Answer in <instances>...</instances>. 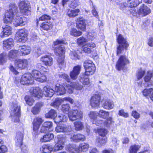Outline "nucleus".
Listing matches in <instances>:
<instances>
[{
    "label": "nucleus",
    "instance_id": "nucleus-1",
    "mask_svg": "<svg viewBox=\"0 0 153 153\" xmlns=\"http://www.w3.org/2000/svg\"><path fill=\"white\" fill-rule=\"evenodd\" d=\"M18 12L17 6L15 4L11 3L10 4L9 9L6 11L5 17L4 19V23H13L16 27L20 26L19 16H17Z\"/></svg>",
    "mask_w": 153,
    "mask_h": 153
},
{
    "label": "nucleus",
    "instance_id": "nucleus-2",
    "mask_svg": "<svg viewBox=\"0 0 153 153\" xmlns=\"http://www.w3.org/2000/svg\"><path fill=\"white\" fill-rule=\"evenodd\" d=\"M117 40L119 45L117 47V55H119L122 53L124 48L127 49L129 44L126 39L121 34L118 35Z\"/></svg>",
    "mask_w": 153,
    "mask_h": 153
},
{
    "label": "nucleus",
    "instance_id": "nucleus-3",
    "mask_svg": "<svg viewBox=\"0 0 153 153\" xmlns=\"http://www.w3.org/2000/svg\"><path fill=\"white\" fill-rule=\"evenodd\" d=\"M84 66L85 70V74L87 76L92 75L95 72V65L92 61L89 60H86L84 63Z\"/></svg>",
    "mask_w": 153,
    "mask_h": 153
},
{
    "label": "nucleus",
    "instance_id": "nucleus-4",
    "mask_svg": "<svg viewBox=\"0 0 153 153\" xmlns=\"http://www.w3.org/2000/svg\"><path fill=\"white\" fill-rule=\"evenodd\" d=\"M65 44L63 41L60 40H57L54 42L55 52L56 55L59 56L64 54L65 48L63 44Z\"/></svg>",
    "mask_w": 153,
    "mask_h": 153
},
{
    "label": "nucleus",
    "instance_id": "nucleus-5",
    "mask_svg": "<svg viewBox=\"0 0 153 153\" xmlns=\"http://www.w3.org/2000/svg\"><path fill=\"white\" fill-rule=\"evenodd\" d=\"M20 111V106L17 104H14L11 113V115L13 121L16 122H19V121Z\"/></svg>",
    "mask_w": 153,
    "mask_h": 153
},
{
    "label": "nucleus",
    "instance_id": "nucleus-6",
    "mask_svg": "<svg viewBox=\"0 0 153 153\" xmlns=\"http://www.w3.org/2000/svg\"><path fill=\"white\" fill-rule=\"evenodd\" d=\"M55 131L58 133H64L67 135L71 134L72 132L71 126L66 124L57 126L55 128Z\"/></svg>",
    "mask_w": 153,
    "mask_h": 153
},
{
    "label": "nucleus",
    "instance_id": "nucleus-7",
    "mask_svg": "<svg viewBox=\"0 0 153 153\" xmlns=\"http://www.w3.org/2000/svg\"><path fill=\"white\" fill-rule=\"evenodd\" d=\"M57 138V141L53 147V150L54 152L62 150L65 146V137L62 135H59L58 136Z\"/></svg>",
    "mask_w": 153,
    "mask_h": 153
},
{
    "label": "nucleus",
    "instance_id": "nucleus-8",
    "mask_svg": "<svg viewBox=\"0 0 153 153\" xmlns=\"http://www.w3.org/2000/svg\"><path fill=\"white\" fill-rule=\"evenodd\" d=\"M83 116L82 112L77 110H73L69 113L68 114L69 120L72 121L81 120Z\"/></svg>",
    "mask_w": 153,
    "mask_h": 153
},
{
    "label": "nucleus",
    "instance_id": "nucleus-9",
    "mask_svg": "<svg viewBox=\"0 0 153 153\" xmlns=\"http://www.w3.org/2000/svg\"><path fill=\"white\" fill-rule=\"evenodd\" d=\"M27 31L25 29L19 30L16 34V39L19 42H25L27 39Z\"/></svg>",
    "mask_w": 153,
    "mask_h": 153
},
{
    "label": "nucleus",
    "instance_id": "nucleus-10",
    "mask_svg": "<svg viewBox=\"0 0 153 153\" xmlns=\"http://www.w3.org/2000/svg\"><path fill=\"white\" fill-rule=\"evenodd\" d=\"M129 63V61L125 56H121L117 62L116 68L118 71L123 70Z\"/></svg>",
    "mask_w": 153,
    "mask_h": 153
},
{
    "label": "nucleus",
    "instance_id": "nucleus-11",
    "mask_svg": "<svg viewBox=\"0 0 153 153\" xmlns=\"http://www.w3.org/2000/svg\"><path fill=\"white\" fill-rule=\"evenodd\" d=\"M19 6L21 13L27 15L30 14V7L29 4L25 1H22L19 3Z\"/></svg>",
    "mask_w": 153,
    "mask_h": 153
},
{
    "label": "nucleus",
    "instance_id": "nucleus-12",
    "mask_svg": "<svg viewBox=\"0 0 153 153\" xmlns=\"http://www.w3.org/2000/svg\"><path fill=\"white\" fill-rule=\"evenodd\" d=\"M31 75L33 80L35 79L36 80L41 82L46 81L47 77L44 74H41L39 71L37 70L33 71Z\"/></svg>",
    "mask_w": 153,
    "mask_h": 153
},
{
    "label": "nucleus",
    "instance_id": "nucleus-13",
    "mask_svg": "<svg viewBox=\"0 0 153 153\" xmlns=\"http://www.w3.org/2000/svg\"><path fill=\"white\" fill-rule=\"evenodd\" d=\"M44 121L41 118L37 117L35 118L33 123V134L36 135L39 134L38 129L40 125Z\"/></svg>",
    "mask_w": 153,
    "mask_h": 153
},
{
    "label": "nucleus",
    "instance_id": "nucleus-14",
    "mask_svg": "<svg viewBox=\"0 0 153 153\" xmlns=\"http://www.w3.org/2000/svg\"><path fill=\"white\" fill-rule=\"evenodd\" d=\"M34 80L32 78L31 75L30 74H24L22 77L20 83L22 84H32L34 83Z\"/></svg>",
    "mask_w": 153,
    "mask_h": 153
},
{
    "label": "nucleus",
    "instance_id": "nucleus-15",
    "mask_svg": "<svg viewBox=\"0 0 153 153\" xmlns=\"http://www.w3.org/2000/svg\"><path fill=\"white\" fill-rule=\"evenodd\" d=\"M100 97L99 94H94L91 98L90 104L93 108H97L100 104Z\"/></svg>",
    "mask_w": 153,
    "mask_h": 153
},
{
    "label": "nucleus",
    "instance_id": "nucleus-16",
    "mask_svg": "<svg viewBox=\"0 0 153 153\" xmlns=\"http://www.w3.org/2000/svg\"><path fill=\"white\" fill-rule=\"evenodd\" d=\"M15 64L16 67L21 69H24L28 65V61L26 59H18L15 61Z\"/></svg>",
    "mask_w": 153,
    "mask_h": 153
},
{
    "label": "nucleus",
    "instance_id": "nucleus-17",
    "mask_svg": "<svg viewBox=\"0 0 153 153\" xmlns=\"http://www.w3.org/2000/svg\"><path fill=\"white\" fill-rule=\"evenodd\" d=\"M40 60L46 66H50L53 64V59L49 56H42L40 58Z\"/></svg>",
    "mask_w": 153,
    "mask_h": 153
},
{
    "label": "nucleus",
    "instance_id": "nucleus-18",
    "mask_svg": "<svg viewBox=\"0 0 153 153\" xmlns=\"http://www.w3.org/2000/svg\"><path fill=\"white\" fill-rule=\"evenodd\" d=\"M68 101L71 104L74 103V101L73 99L69 97H65L61 99H56L54 101L51 103V105L54 107L58 106L62 102Z\"/></svg>",
    "mask_w": 153,
    "mask_h": 153
},
{
    "label": "nucleus",
    "instance_id": "nucleus-19",
    "mask_svg": "<svg viewBox=\"0 0 153 153\" xmlns=\"http://www.w3.org/2000/svg\"><path fill=\"white\" fill-rule=\"evenodd\" d=\"M24 133L23 131L22 132H18L16 133L15 140L16 146L18 147H20L22 144Z\"/></svg>",
    "mask_w": 153,
    "mask_h": 153
},
{
    "label": "nucleus",
    "instance_id": "nucleus-20",
    "mask_svg": "<svg viewBox=\"0 0 153 153\" xmlns=\"http://www.w3.org/2000/svg\"><path fill=\"white\" fill-rule=\"evenodd\" d=\"M150 13V9L144 4H142L140 6L138 10L139 14L143 16H146Z\"/></svg>",
    "mask_w": 153,
    "mask_h": 153
},
{
    "label": "nucleus",
    "instance_id": "nucleus-21",
    "mask_svg": "<svg viewBox=\"0 0 153 153\" xmlns=\"http://www.w3.org/2000/svg\"><path fill=\"white\" fill-rule=\"evenodd\" d=\"M30 93L32 97L38 98L42 97L43 95L42 90L38 87L33 88Z\"/></svg>",
    "mask_w": 153,
    "mask_h": 153
},
{
    "label": "nucleus",
    "instance_id": "nucleus-22",
    "mask_svg": "<svg viewBox=\"0 0 153 153\" xmlns=\"http://www.w3.org/2000/svg\"><path fill=\"white\" fill-rule=\"evenodd\" d=\"M81 67L79 65H77L74 68L73 70L70 74L71 79L75 80L77 78L78 76L80 73Z\"/></svg>",
    "mask_w": 153,
    "mask_h": 153
},
{
    "label": "nucleus",
    "instance_id": "nucleus-23",
    "mask_svg": "<svg viewBox=\"0 0 153 153\" xmlns=\"http://www.w3.org/2000/svg\"><path fill=\"white\" fill-rule=\"evenodd\" d=\"M3 31L0 33L1 37H7L11 35L12 33V28L10 26L6 25L5 27H3Z\"/></svg>",
    "mask_w": 153,
    "mask_h": 153
},
{
    "label": "nucleus",
    "instance_id": "nucleus-24",
    "mask_svg": "<svg viewBox=\"0 0 153 153\" xmlns=\"http://www.w3.org/2000/svg\"><path fill=\"white\" fill-rule=\"evenodd\" d=\"M14 42L12 38L8 39L3 42V47L4 49L7 50L10 49L11 47L14 46Z\"/></svg>",
    "mask_w": 153,
    "mask_h": 153
},
{
    "label": "nucleus",
    "instance_id": "nucleus-25",
    "mask_svg": "<svg viewBox=\"0 0 153 153\" xmlns=\"http://www.w3.org/2000/svg\"><path fill=\"white\" fill-rule=\"evenodd\" d=\"M77 27L82 30H85L86 29V21L83 18H79L77 19Z\"/></svg>",
    "mask_w": 153,
    "mask_h": 153
},
{
    "label": "nucleus",
    "instance_id": "nucleus-26",
    "mask_svg": "<svg viewBox=\"0 0 153 153\" xmlns=\"http://www.w3.org/2000/svg\"><path fill=\"white\" fill-rule=\"evenodd\" d=\"M114 106L113 102L110 100H106L103 101L102 107L105 109L110 110L113 109Z\"/></svg>",
    "mask_w": 153,
    "mask_h": 153
},
{
    "label": "nucleus",
    "instance_id": "nucleus-27",
    "mask_svg": "<svg viewBox=\"0 0 153 153\" xmlns=\"http://www.w3.org/2000/svg\"><path fill=\"white\" fill-rule=\"evenodd\" d=\"M70 138L72 140L76 142H79L80 141H83L85 140V136L80 134L71 135Z\"/></svg>",
    "mask_w": 153,
    "mask_h": 153
},
{
    "label": "nucleus",
    "instance_id": "nucleus-28",
    "mask_svg": "<svg viewBox=\"0 0 153 153\" xmlns=\"http://www.w3.org/2000/svg\"><path fill=\"white\" fill-rule=\"evenodd\" d=\"M19 56L25 55L29 54L30 52L29 47L23 46L20 47L18 50Z\"/></svg>",
    "mask_w": 153,
    "mask_h": 153
},
{
    "label": "nucleus",
    "instance_id": "nucleus-29",
    "mask_svg": "<svg viewBox=\"0 0 153 153\" xmlns=\"http://www.w3.org/2000/svg\"><path fill=\"white\" fill-rule=\"evenodd\" d=\"M95 47V44L92 42H90L84 45L83 51L86 53H90L92 51V49Z\"/></svg>",
    "mask_w": 153,
    "mask_h": 153
},
{
    "label": "nucleus",
    "instance_id": "nucleus-30",
    "mask_svg": "<svg viewBox=\"0 0 153 153\" xmlns=\"http://www.w3.org/2000/svg\"><path fill=\"white\" fill-rule=\"evenodd\" d=\"M67 120V117L63 114H59L54 119V122L56 123H59L61 122H66Z\"/></svg>",
    "mask_w": 153,
    "mask_h": 153
},
{
    "label": "nucleus",
    "instance_id": "nucleus-31",
    "mask_svg": "<svg viewBox=\"0 0 153 153\" xmlns=\"http://www.w3.org/2000/svg\"><path fill=\"white\" fill-rule=\"evenodd\" d=\"M44 94L46 97H51L54 94L55 91L50 87L45 86L44 87Z\"/></svg>",
    "mask_w": 153,
    "mask_h": 153
},
{
    "label": "nucleus",
    "instance_id": "nucleus-32",
    "mask_svg": "<svg viewBox=\"0 0 153 153\" xmlns=\"http://www.w3.org/2000/svg\"><path fill=\"white\" fill-rule=\"evenodd\" d=\"M55 91L58 92L59 95H62L65 93L66 88L63 85L57 84L55 87Z\"/></svg>",
    "mask_w": 153,
    "mask_h": 153
},
{
    "label": "nucleus",
    "instance_id": "nucleus-33",
    "mask_svg": "<svg viewBox=\"0 0 153 153\" xmlns=\"http://www.w3.org/2000/svg\"><path fill=\"white\" fill-rule=\"evenodd\" d=\"M54 138V135L52 133H48L44 135L43 137L40 139L42 142H46L50 141Z\"/></svg>",
    "mask_w": 153,
    "mask_h": 153
},
{
    "label": "nucleus",
    "instance_id": "nucleus-34",
    "mask_svg": "<svg viewBox=\"0 0 153 153\" xmlns=\"http://www.w3.org/2000/svg\"><path fill=\"white\" fill-rule=\"evenodd\" d=\"M43 104L42 102L37 103L34 107L32 109L31 111L33 114H38L40 111L41 108L43 106Z\"/></svg>",
    "mask_w": 153,
    "mask_h": 153
},
{
    "label": "nucleus",
    "instance_id": "nucleus-35",
    "mask_svg": "<svg viewBox=\"0 0 153 153\" xmlns=\"http://www.w3.org/2000/svg\"><path fill=\"white\" fill-rule=\"evenodd\" d=\"M18 50H12L10 51L8 54L9 59L10 60L15 59L18 56H19Z\"/></svg>",
    "mask_w": 153,
    "mask_h": 153
},
{
    "label": "nucleus",
    "instance_id": "nucleus-36",
    "mask_svg": "<svg viewBox=\"0 0 153 153\" xmlns=\"http://www.w3.org/2000/svg\"><path fill=\"white\" fill-rule=\"evenodd\" d=\"M79 9H75L73 10L69 9L67 11V15L70 17H74L78 15L80 12Z\"/></svg>",
    "mask_w": 153,
    "mask_h": 153
},
{
    "label": "nucleus",
    "instance_id": "nucleus-37",
    "mask_svg": "<svg viewBox=\"0 0 153 153\" xmlns=\"http://www.w3.org/2000/svg\"><path fill=\"white\" fill-rule=\"evenodd\" d=\"M41 149V150L44 153H48L53 151V146L50 145H43Z\"/></svg>",
    "mask_w": 153,
    "mask_h": 153
},
{
    "label": "nucleus",
    "instance_id": "nucleus-38",
    "mask_svg": "<svg viewBox=\"0 0 153 153\" xmlns=\"http://www.w3.org/2000/svg\"><path fill=\"white\" fill-rule=\"evenodd\" d=\"M89 147V145L88 144L82 143L80 144L78 150H79V152H86L88 150Z\"/></svg>",
    "mask_w": 153,
    "mask_h": 153
},
{
    "label": "nucleus",
    "instance_id": "nucleus-39",
    "mask_svg": "<svg viewBox=\"0 0 153 153\" xmlns=\"http://www.w3.org/2000/svg\"><path fill=\"white\" fill-rule=\"evenodd\" d=\"M142 0H129L128 2V6L131 7H135Z\"/></svg>",
    "mask_w": 153,
    "mask_h": 153
},
{
    "label": "nucleus",
    "instance_id": "nucleus-40",
    "mask_svg": "<svg viewBox=\"0 0 153 153\" xmlns=\"http://www.w3.org/2000/svg\"><path fill=\"white\" fill-rule=\"evenodd\" d=\"M88 76L85 74L80 76L79 81L83 85H87L90 83L89 79L88 78Z\"/></svg>",
    "mask_w": 153,
    "mask_h": 153
},
{
    "label": "nucleus",
    "instance_id": "nucleus-41",
    "mask_svg": "<svg viewBox=\"0 0 153 153\" xmlns=\"http://www.w3.org/2000/svg\"><path fill=\"white\" fill-rule=\"evenodd\" d=\"M41 30H48L52 28V25L51 23L48 22H44L40 25Z\"/></svg>",
    "mask_w": 153,
    "mask_h": 153
},
{
    "label": "nucleus",
    "instance_id": "nucleus-42",
    "mask_svg": "<svg viewBox=\"0 0 153 153\" xmlns=\"http://www.w3.org/2000/svg\"><path fill=\"white\" fill-rule=\"evenodd\" d=\"M99 117L103 119L107 118L109 115L108 112L103 110H100L97 113Z\"/></svg>",
    "mask_w": 153,
    "mask_h": 153
},
{
    "label": "nucleus",
    "instance_id": "nucleus-43",
    "mask_svg": "<svg viewBox=\"0 0 153 153\" xmlns=\"http://www.w3.org/2000/svg\"><path fill=\"white\" fill-rule=\"evenodd\" d=\"M67 149L71 153L79 152V150L76 148L75 145H68L67 146Z\"/></svg>",
    "mask_w": 153,
    "mask_h": 153
},
{
    "label": "nucleus",
    "instance_id": "nucleus-44",
    "mask_svg": "<svg viewBox=\"0 0 153 153\" xmlns=\"http://www.w3.org/2000/svg\"><path fill=\"white\" fill-rule=\"evenodd\" d=\"M64 55L59 56L57 60V62L59 67L61 68L65 66V63L64 61Z\"/></svg>",
    "mask_w": 153,
    "mask_h": 153
},
{
    "label": "nucleus",
    "instance_id": "nucleus-45",
    "mask_svg": "<svg viewBox=\"0 0 153 153\" xmlns=\"http://www.w3.org/2000/svg\"><path fill=\"white\" fill-rule=\"evenodd\" d=\"M107 139L106 137H99L97 139L96 142L98 145L102 146L105 145L107 142Z\"/></svg>",
    "mask_w": 153,
    "mask_h": 153
},
{
    "label": "nucleus",
    "instance_id": "nucleus-46",
    "mask_svg": "<svg viewBox=\"0 0 153 153\" xmlns=\"http://www.w3.org/2000/svg\"><path fill=\"white\" fill-rule=\"evenodd\" d=\"M57 116V113L53 109L51 110L49 112L46 114L45 117L47 118H54Z\"/></svg>",
    "mask_w": 153,
    "mask_h": 153
},
{
    "label": "nucleus",
    "instance_id": "nucleus-47",
    "mask_svg": "<svg viewBox=\"0 0 153 153\" xmlns=\"http://www.w3.org/2000/svg\"><path fill=\"white\" fill-rule=\"evenodd\" d=\"M75 129L76 131L82 130L84 127L83 124L81 122L76 121L74 123Z\"/></svg>",
    "mask_w": 153,
    "mask_h": 153
},
{
    "label": "nucleus",
    "instance_id": "nucleus-48",
    "mask_svg": "<svg viewBox=\"0 0 153 153\" xmlns=\"http://www.w3.org/2000/svg\"><path fill=\"white\" fill-rule=\"evenodd\" d=\"M92 123L101 127H105V121L100 119L97 118L95 121H93Z\"/></svg>",
    "mask_w": 153,
    "mask_h": 153
},
{
    "label": "nucleus",
    "instance_id": "nucleus-49",
    "mask_svg": "<svg viewBox=\"0 0 153 153\" xmlns=\"http://www.w3.org/2000/svg\"><path fill=\"white\" fill-rule=\"evenodd\" d=\"M78 44L80 45H85L87 43V39L84 37H79L77 39Z\"/></svg>",
    "mask_w": 153,
    "mask_h": 153
},
{
    "label": "nucleus",
    "instance_id": "nucleus-50",
    "mask_svg": "<svg viewBox=\"0 0 153 153\" xmlns=\"http://www.w3.org/2000/svg\"><path fill=\"white\" fill-rule=\"evenodd\" d=\"M78 51L76 52V51H71L70 53V56L71 59H79V56L78 55Z\"/></svg>",
    "mask_w": 153,
    "mask_h": 153
},
{
    "label": "nucleus",
    "instance_id": "nucleus-51",
    "mask_svg": "<svg viewBox=\"0 0 153 153\" xmlns=\"http://www.w3.org/2000/svg\"><path fill=\"white\" fill-rule=\"evenodd\" d=\"M97 132L100 136L105 137L107 134L108 131L104 128H100L97 130Z\"/></svg>",
    "mask_w": 153,
    "mask_h": 153
},
{
    "label": "nucleus",
    "instance_id": "nucleus-52",
    "mask_svg": "<svg viewBox=\"0 0 153 153\" xmlns=\"http://www.w3.org/2000/svg\"><path fill=\"white\" fill-rule=\"evenodd\" d=\"M70 33L72 35L77 36L81 35L82 33L80 31H78L76 29L73 28L71 29Z\"/></svg>",
    "mask_w": 153,
    "mask_h": 153
},
{
    "label": "nucleus",
    "instance_id": "nucleus-53",
    "mask_svg": "<svg viewBox=\"0 0 153 153\" xmlns=\"http://www.w3.org/2000/svg\"><path fill=\"white\" fill-rule=\"evenodd\" d=\"M145 73V71L142 70L141 69L139 70L136 74L137 79L139 80L141 79Z\"/></svg>",
    "mask_w": 153,
    "mask_h": 153
},
{
    "label": "nucleus",
    "instance_id": "nucleus-54",
    "mask_svg": "<svg viewBox=\"0 0 153 153\" xmlns=\"http://www.w3.org/2000/svg\"><path fill=\"white\" fill-rule=\"evenodd\" d=\"M3 142L0 139V153H4L7 150L6 146L3 145Z\"/></svg>",
    "mask_w": 153,
    "mask_h": 153
},
{
    "label": "nucleus",
    "instance_id": "nucleus-55",
    "mask_svg": "<svg viewBox=\"0 0 153 153\" xmlns=\"http://www.w3.org/2000/svg\"><path fill=\"white\" fill-rule=\"evenodd\" d=\"M97 114L94 111L91 112L89 114V116L91 119V121L93 123V121H95L97 119Z\"/></svg>",
    "mask_w": 153,
    "mask_h": 153
},
{
    "label": "nucleus",
    "instance_id": "nucleus-56",
    "mask_svg": "<svg viewBox=\"0 0 153 153\" xmlns=\"http://www.w3.org/2000/svg\"><path fill=\"white\" fill-rule=\"evenodd\" d=\"M43 125L45 127L47 128L49 131H50L53 130L52 128V123L51 122H45Z\"/></svg>",
    "mask_w": 153,
    "mask_h": 153
},
{
    "label": "nucleus",
    "instance_id": "nucleus-57",
    "mask_svg": "<svg viewBox=\"0 0 153 153\" xmlns=\"http://www.w3.org/2000/svg\"><path fill=\"white\" fill-rule=\"evenodd\" d=\"M70 107L68 104H64L61 105V110L64 112H68Z\"/></svg>",
    "mask_w": 153,
    "mask_h": 153
},
{
    "label": "nucleus",
    "instance_id": "nucleus-58",
    "mask_svg": "<svg viewBox=\"0 0 153 153\" xmlns=\"http://www.w3.org/2000/svg\"><path fill=\"white\" fill-rule=\"evenodd\" d=\"M25 100L26 103L30 106H31L34 102L33 99L32 98L28 96L25 97Z\"/></svg>",
    "mask_w": 153,
    "mask_h": 153
},
{
    "label": "nucleus",
    "instance_id": "nucleus-59",
    "mask_svg": "<svg viewBox=\"0 0 153 153\" xmlns=\"http://www.w3.org/2000/svg\"><path fill=\"white\" fill-rule=\"evenodd\" d=\"M114 122V121H113L112 118L111 117H109L105 121V127H109Z\"/></svg>",
    "mask_w": 153,
    "mask_h": 153
},
{
    "label": "nucleus",
    "instance_id": "nucleus-60",
    "mask_svg": "<svg viewBox=\"0 0 153 153\" xmlns=\"http://www.w3.org/2000/svg\"><path fill=\"white\" fill-rule=\"evenodd\" d=\"M19 18L20 19V26L24 25L27 23V19L26 18L23 16L22 17L19 16Z\"/></svg>",
    "mask_w": 153,
    "mask_h": 153
},
{
    "label": "nucleus",
    "instance_id": "nucleus-61",
    "mask_svg": "<svg viewBox=\"0 0 153 153\" xmlns=\"http://www.w3.org/2000/svg\"><path fill=\"white\" fill-rule=\"evenodd\" d=\"M72 85L74 88L77 90H81L82 88V86L79 84L78 83L76 82H73L72 83Z\"/></svg>",
    "mask_w": 153,
    "mask_h": 153
},
{
    "label": "nucleus",
    "instance_id": "nucleus-62",
    "mask_svg": "<svg viewBox=\"0 0 153 153\" xmlns=\"http://www.w3.org/2000/svg\"><path fill=\"white\" fill-rule=\"evenodd\" d=\"M6 58V54L3 53L0 54V64H2L5 62Z\"/></svg>",
    "mask_w": 153,
    "mask_h": 153
},
{
    "label": "nucleus",
    "instance_id": "nucleus-63",
    "mask_svg": "<svg viewBox=\"0 0 153 153\" xmlns=\"http://www.w3.org/2000/svg\"><path fill=\"white\" fill-rule=\"evenodd\" d=\"M152 88H150L149 89H145L143 91V95L145 96H146L149 95L150 96L152 92L153 91Z\"/></svg>",
    "mask_w": 153,
    "mask_h": 153
},
{
    "label": "nucleus",
    "instance_id": "nucleus-64",
    "mask_svg": "<svg viewBox=\"0 0 153 153\" xmlns=\"http://www.w3.org/2000/svg\"><path fill=\"white\" fill-rule=\"evenodd\" d=\"M73 88L72 85L69 84L66 85L65 87L66 91H67L69 94H72L73 92Z\"/></svg>",
    "mask_w": 153,
    "mask_h": 153
}]
</instances>
